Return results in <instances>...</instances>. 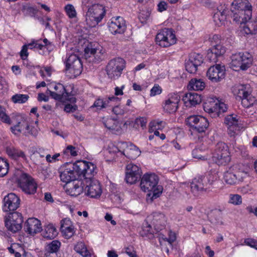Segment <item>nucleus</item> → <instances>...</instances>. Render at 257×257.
Listing matches in <instances>:
<instances>
[{"instance_id": "nucleus-48", "label": "nucleus", "mask_w": 257, "mask_h": 257, "mask_svg": "<svg viewBox=\"0 0 257 257\" xmlns=\"http://www.w3.org/2000/svg\"><path fill=\"white\" fill-rule=\"evenodd\" d=\"M29 98V96L27 94H16L12 97V100L15 103H24Z\"/></svg>"}, {"instance_id": "nucleus-50", "label": "nucleus", "mask_w": 257, "mask_h": 257, "mask_svg": "<svg viewBox=\"0 0 257 257\" xmlns=\"http://www.w3.org/2000/svg\"><path fill=\"white\" fill-rule=\"evenodd\" d=\"M65 11L70 19H73L76 17L77 12L74 7L71 4H68L64 8Z\"/></svg>"}, {"instance_id": "nucleus-17", "label": "nucleus", "mask_w": 257, "mask_h": 257, "mask_svg": "<svg viewBox=\"0 0 257 257\" xmlns=\"http://www.w3.org/2000/svg\"><path fill=\"white\" fill-rule=\"evenodd\" d=\"M86 186L84 188L85 194L94 198H99L102 194L101 186L96 179L89 180L85 182Z\"/></svg>"}, {"instance_id": "nucleus-7", "label": "nucleus", "mask_w": 257, "mask_h": 257, "mask_svg": "<svg viewBox=\"0 0 257 257\" xmlns=\"http://www.w3.org/2000/svg\"><path fill=\"white\" fill-rule=\"evenodd\" d=\"M203 107L206 112L212 115V117L219 116L220 113L226 112L227 109L226 104L215 97L208 98Z\"/></svg>"}, {"instance_id": "nucleus-39", "label": "nucleus", "mask_w": 257, "mask_h": 257, "mask_svg": "<svg viewBox=\"0 0 257 257\" xmlns=\"http://www.w3.org/2000/svg\"><path fill=\"white\" fill-rule=\"evenodd\" d=\"M208 126V120L205 117L201 116L193 130L199 133H204L206 131Z\"/></svg>"}, {"instance_id": "nucleus-43", "label": "nucleus", "mask_w": 257, "mask_h": 257, "mask_svg": "<svg viewBox=\"0 0 257 257\" xmlns=\"http://www.w3.org/2000/svg\"><path fill=\"white\" fill-rule=\"evenodd\" d=\"M209 220L212 224L216 225H222L223 224L221 214L219 211L211 213L209 216Z\"/></svg>"}, {"instance_id": "nucleus-8", "label": "nucleus", "mask_w": 257, "mask_h": 257, "mask_svg": "<svg viewBox=\"0 0 257 257\" xmlns=\"http://www.w3.org/2000/svg\"><path fill=\"white\" fill-rule=\"evenodd\" d=\"M82 71L80 60L75 54L70 55L66 62L65 72L69 78H74L79 75Z\"/></svg>"}, {"instance_id": "nucleus-59", "label": "nucleus", "mask_w": 257, "mask_h": 257, "mask_svg": "<svg viewBox=\"0 0 257 257\" xmlns=\"http://www.w3.org/2000/svg\"><path fill=\"white\" fill-rule=\"evenodd\" d=\"M192 155L193 158L201 160L207 159L205 156H203L202 152L199 148H196L192 151Z\"/></svg>"}, {"instance_id": "nucleus-13", "label": "nucleus", "mask_w": 257, "mask_h": 257, "mask_svg": "<svg viewBox=\"0 0 257 257\" xmlns=\"http://www.w3.org/2000/svg\"><path fill=\"white\" fill-rule=\"evenodd\" d=\"M11 131L16 135L22 134L25 136L31 135L36 136L38 132L36 128L30 125V122L26 119H22L14 126H12Z\"/></svg>"}, {"instance_id": "nucleus-57", "label": "nucleus", "mask_w": 257, "mask_h": 257, "mask_svg": "<svg viewBox=\"0 0 257 257\" xmlns=\"http://www.w3.org/2000/svg\"><path fill=\"white\" fill-rule=\"evenodd\" d=\"M0 119L3 122L10 124L11 119L9 116L6 114V109L0 105Z\"/></svg>"}, {"instance_id": "nucleus-5", "label": "nucleus", "mask_w": 257, "mask_h": 257, "mask_svg": "<svg viewBox=\"0 0 257 257\" xmlns=\"http://www.w3.org/2000/svg\"><path fill=\"white\" fill-rule=\"evenodd\" d=\"M230 67L235 71L245 70L252 64L253 59L248 52H238L232 55Z\"/></svg>"}, {"instance_id": "nucleus-1", "label": "nucleus", "mask_w": 257, "mask_h": 257, "mask_svg": "<svg viewBox=\"0 0 257 257\" xmlns=\"http://www.w3.org/2000/svg\"><path fill=\"white\" fill-rule=\"evenodd\" d=\"M158 177L154 173H146L141 178L140 186L144 192H149L152 199H156L162 193L163 187L158 185Z\"/></svg>"}, {"instance_id": "nucleus-53", "label": "nucleus", "mask_w": 257, "mask_h": 257, "mask_svg": "<svg viewBox=\"0 0 257 257\" xmlns=\"http://www.w3.org/2000/svg\"><path fill=\"white\" fill-rule=\"evenodd\" d=\"M9 164L6 160L0 159V177L5 176L8 172Z\"/></svg>"}, {"instance_id": "nucleus-3", "label": "nucleus", "mask_w": 257, "mask_h": 257, "mask_svg": "<svg viewBox=\"0 0 257 257\" xmlns=\"http://www.w3.org/2000/svg\"><path fill=\"white\" fill-rule=\"evenodd\" d=\"M248 176L247 167L240 165H234L224 173L223 179L228 184L232 185L242 182Z\"/></svg>"}, {"instance_id": "nucleus-26", "label": "nucleus", "mask_w": 257, "mask_h": 257, "mask_svg": "<svg viewBox=\"0 0 257 257\" xmlns=\"http://www.w3.org/2000/svg\"><path fill=\"white\" fill-rule=\"evenodd\" d=\"M149 219L151 220L152 223L157 231L161 230L165 226L166 222L165 215L160 212H154L149 216Z\"/></svg>"}, {"instance_id": "nucleus-9", "label": "nucleus", "mask_w": 257, "mask_h": 257, "mask_svg": "<svg viewBox=\"0 0 257 257\" xmlns=\"http://www.w3.org/2000/svg\"><path fill=\"white\" fill-rule=\"evenodd\" d=\"M17 182L18 187L25 193L32 195L36 192L37 184L34 179L29 174L22 173L17 178Z\"/></svg>"}, {"instance_id": "nucleus-28", "label": "nucleus", "mask_w": 257, "mask_h": 257, "mask_svg": "<svg viewBox=\"0 0 257 257\" xmlns=\"http://www.w3.org/2000/svg\"><path fill=\"white\" fill-rule=\"evenodd\" d=\"M63 168H61L62 171L60 172V178L61 181L66 183L68 185L77 178L74 175V173L71 169H69V165L68 163H66Z\"/></svg>"}, {"instance_id": "nucleus-35", "label": "nucleus", "mask_w": 257, "mask_h": 257, "mask_svg": "<svg viewBox=\"0 0 257 257\" xmlns=\"http://www.w3.org/2000/svg\"><path fill=\"white\" fill-rule=\"evenodd\" d=\"M205 87L204 81L201 79L193 78L191 79L188 84L189 90L195 91L202 90Z\"/></svg>"}, {"instance_id": "nucleus-32", "label": "nucleus", "mask_w": 257, "mask_h": 257, "mask_svg": "<svg viewBox=\"0 0 257 257\" xmlns=\"http://www.w3.org/2000/svg\"><path fill=\"white\" fill-rule=\"evenodd\" d=\"M97 173L96 166L93 163L86 161L85 171L84 172L83 178L85 182L89 180L95 179L94 176Z\"/></svg>"}, {"instance_id": "nucleus-19", "label": "nucleus", "mask_w": 257, "mask_h": 257, "mask_svg": "<svg viewBox=\"0 0 257 257\" xmlns=\"http://www.w3.org/2000/svg\"><path fill=\"white\" fill-rule=\"evenodd\" d=\"M225 69L223 65L216 64L210 67L207 72V76L213 82H218L225 77Z\"/></svg>"}, {"instance_id": "nucleus-51", "label": "nucleus", "mask_w": 257, "mask_h": 257, "mask_svg": "<svg viewBox=\"0 0 257 257\" xmlns=\"http://www.w3.org/2000/svg\"><path fill=\"white\" fill-rule=\"evenodd\" d=\"M228 203L234 205H239L242 203V198L238 194H230L229 195Z\"/></svg>"}, {"instance_id": "nucleus-21", "label": "nucleus", "mask_w": 257, "mask_h": 257, "mask_svg": "<svg viewBox=\"0 0 257 257\" xmlns=\"http://www.w3.org/2000/svg\"><path fill=\"white\" fill-rule=\"evenodd\" d=\"M224 123L227 127L228 134L230 137H234L238 134L240 126L237 115L231 114L225 117Z\"/></svg>"}, {"instance_id": "nucleus-23", "label": "nucleus", "mask_w": 257, "mask_h": 257, "mask_svg": "<svg viewBox=\"0 0 257 257\" xmlns=\"http://www.w3.org/2000/svg\"><path fill=\"white\" fill-rule=\"evenodd\" d=\"M3 202L5 211H14L19 207L20 199L15 193H11L4 197Z\"/></svg>"}, {"instance_id": "nucleus-24", "label": "nucleus", "mask_w": 257, "mask_h": 257, "mask_svg": "<svg viewBox=\"0 0 257 257\" xmlns=\"http://www.w3.org/2000/svg\"><path fill=\"white\" fill-rule=\"evenodd\" d=\"M24 229L29 234L34 235L42 230L41 222L36 218H30L25 224Z\"/></svg>"}, {"instance_id": "nucleus-10", "label": "nucleus", "mask_w": 257, "mask_h": 257, "mask_svg": "<svg viewBox=\"0 0 257 257\" xmlns=\"http://www.w3.org/2000/svg\"><path fill=\"white\" fill-rule=\"evenodd\" d=\"M125 67V62L122 58H114L109 61L106 67L107 75L111 79H117L120 76Z\"/></svg>"}, {"instance_id": "nucleus-6", "label": "nucleus", "mask_w": 257, "mask_h": 257, "mask_svg": "<svg viewBox=\"0 0 257 257\" xmlns=\"http://www.w3.org/2000/svg\"><path fill=\"white\" fill-rule=\"evenodd\" d=\"M214 181V177L211 174L194 179L190 184L191 192L195 196H199L207 191L209 186L213 184Z\"/></svg>"}, {"instance_id": "nucleus-36", "label": "nucleus", "mask_w": 257, "mask_h": 257, "mask_svg": "<svg viewBox=\"0 0 257 257\" xmlns=\"http://www.w3.org/2000/svg\"><path fill=\"white\" fill-rule=\"evenodd\" d=\"M6 152L9 156L13 159L17 160L19 158H22L24 160L27 159L24 152L13 147H7Z\"/></svg>"}, {"instance_id": "nucleus-4", "label": "nucleus", "mask_w": 257, "mask_h": 257, "mask_svg": "<svg viewBox=\"0 0 257 257\" xmlns=\"http://www.w3.org/2000/svg\"><path fill=\"white\" fill-rule=\"evenodd\" d=\"M233 94L241 100L242 106L248 108L255 102V98L251 94V89L249 84H238L235 85L232 89Z\"/></svg>"}, {"instance_id": "nucleus-31", "label": "nucleus", "mask_w": 257, "mask_h": 257, "mask_svg": "<svg viewBox=\"0 0 257 257\" xmlns=\"http://www.w3.org/2000/svg\"><path fill=\"white\" fill-rule=\"evenodd\" d=\"M252 10V7L247 0H234L232 3V13Z\"/></svg>"}, {"instance_id": "nucleus-64", "label": "nucleus", "mask_w": 257, "mask_h": 257, "mask_svg": "<svg viewBox=\"0 0 257 257\" xmlns=\"http://www.w3.org/2000/svg\"><path fill=\"white\" fill-rule=\"evenodd\" d=\"M64 153L65 154L70 153V154L72 156H76L77 155L76 148L71 145L67 146L66 150L64 151Z\"/></svg>"}, {"instance_id": "nucleus-38", "label": "nucleus", "mask_w": 257, "mask_h": 257, "mask_svg": "<svg viewBox=\"0 0 257 257\" xmlns=\"http://www.w3.org/2000/svg\"><path fill=\"white\" fill-rule=\"evenodd\" d=\"M42 236L47 239H53L57 234V230L53 224H48L44 227V229H42Z\"/></svg>"}, {"instance_id": "nucleus-14", "label": "nucleus", "mask_w": 257, "mask_h": 257, "mask_svg": "<svg viewBox=\"0 0 257 257\" xmlns=\"http://www.w3.org/2000/svg\"><path fill=\"white\" fill-rule=\"evenodd\" d=\"M54 89L55 91H52L48 89L46 93L49 94L55 100H66L72 103L76 102V98L66 91L65 87L62 84L58 83L55 84Z\"/></svg>"}, {"instance_id": "nucleus-42", "label": "nucleus", "mask_w": 257, "mask_h": 257, "mask_svg": "<svg viewBox=\"0 0 257 257\" xmlns=\"http://www.w3.org/2000/svg\"><path fill=\"white\" fill-rule=\"evenodd\" d=\"M217 153H224V155H226L225 153H229L228 146L222 142H220L217 143L215 146L213 154Z\"/></svg>"}, {"instance_id": "nucleus-61", "label": "nucleus", "mask_w": 257, "mask_h": 257, "mask_svg": "<svg viewBox=\"0 0 257 257\" xmlns=\"http://www.w3.org/2000/svg\"><path fill=\"white\" fill-rule=\"evenodd\" d=\"M61 227L60 230H64L65 229V228H67L68 227H69L70 226H71L73 225L72 222L69 219L65 218L63 219L61 221Z\"/></svg>"}, {"instance_id": "nucleus-45", "label": "nucleus", "mask_w": 257, "mask_h": 257, "mask_svg": "<svg viewBox=\"0 0 257 257\" xmlns=\"http://www.w3.org/2000/svg\"><path fill=\"white\" fill-rule=\"evenodd\" d=\"M202 116L198 115H190L185 119V122L187 125L189 126L192 130L197 124V123L200 120Z\"/></svg>"}, {"instance_id": "nucleus-29", "label": "nucleus", "mask_w": 257, "mask_h": 257, "mask_svg": "<svg viewBox=\"0 0 257 257\" xmlns=\"http://www.w3.org/2000/svg\"><path fill=\"white\" fill-rule=\"evenodd\" d=\"M183 100L187 107H191L199 104L201 102V95L195 92H189L185 94Z\"/></svg>"}, {"instance_id": "nucleus-20", "label": "nucleus", "mask_w": 257, "mask_h": 257, "mask_svg": "<svg viewBox=\"0 0 257 257\" xmlns=\"http://www.w3.org/2000/svg\"><path fill=\"white\" fill-rule=\"evenodd\" d=\"M180 100V97L177 93L169 94L162 104L164 111L169 113L176 112L178 108Z\"/></svg>"}, {"instance_id": "nucleus-60", "label": "nucleus", "mask_w": 257, "mask_h": 257, "mask_svg": "<svg viewBox=\"0 0 257 257\" xmlns=\"http://www.w3.org/2000/svg\"><path fill=\"white\" fill-rule=\"evenodd\" d=\"M147 123V120L144 117L137 118L135 120V123L138 126L140 125L143 128L146 127Z\"/></svg>"}, {"instance_id": "nucleus-37", "label": "nucleus", "mask_w": 257, "mask_h": 257, "mask_svg": "<svg viewBox=\"0 0 257 257\" xmlns=\"http://www.w3.org/2000/svg\"><path fill=\"white\" fill-rule=\"evenodd\" d=\"M226 155H224V153L213 154V160L218 165H225L230 161V153H225Z\"/></svg>"}, {"instance_id": "nucleus-41", "label": "nucleus", "mask_w": 257, "mask_h": 257, "mask_svg": "<svg viewBox=\"0 0 257 257\" xmlns=\"http://www.w3.org/2000/svg\"><path fill=\"white\" fill-rule=\"evenodd\" d=\"M61 242L58 240H54L48 243L45 247V252L58 253L61 246Z\"/></svg>"}, {"instance_id": "nucleus-46", "label": "nucleus", "mask_w": 257, "mask_h": 257, "mask_svg": "<svg viewBox=\"0 0 257 257\" xmlns=\"http://www.w3.org/2000/svg\"><path fill=\"white\" fill-rule=\"evenodd\" d=\"M22 11L25 15L31 17L35 16L38 12V10L36 8L28 4L24 5L22 7Z\"/></svg>"}, {"instance_id": "nucleus-30", "label": "nucleus", "mask_w": 257, "mask_h": 257, "mask_svg": "<svg viewBox=\"0 0 257 257\" xmlns=\"http://www.w3.org/2000/svg\"><path fill=\"white\" fill-rule=\"evenodd\" d=\"M85 161H78L74 163H68L69 165V169H71L74 173V175L76 178H83L84 172L85 167Z\"/></svg>"}, {"instance_id": "nucleus-40", "label": "nucleus", "mask_w": 257, "mask_h": 257, "mask_svg": "<svg viewBox=\"0 0 257 257\" xmlns=\"http://www.w3.org/2000/svg\"><path fill=\"white\" fill-rule=\"evenodd\" d=\"M245 26L243 27V31L246 34H255L257 33V21H248Z\"/></svg>"}, {"instance_id": "nucleus-47", "label": "nucleus", "mask_w": 257, "mask_h": 257, "mask_svg": "<svg viewBox=\"0 0 257 257\" xmlns=\"http://www.w3.org/2000/svg\"><path fill=\"white\" fill-rule=\"evenodd\" d=\"M119 101V98L114 96L104 98V102L105 104L104 108H113Z\"/></svg>"}, {"instance_id": "nucleus-25", "label": "nucleus", "mask_w": 257, "mask_h": 257, "mask_svg": "<svg viewBox=\"0 0 257 257\" xmlns=\"http://www.w3.org/2000/svg\"><path fill=\"white\" fill-rule=\"evenodd\" d=\"M84 183L77 179L70 183L66 186V192L72 196H77L80 195L84 190L83 186Z\"/></svg>"}, {"instance_id": "nucleus-2", "label": "nucleus", "mask_w": 257, "mask_h": 257, "mask_svg": "<svg viewBox=\"0 0 257 257\" xmlns=\"http://www.w3.org/2000/svg\"><path fill=\"white\" fill-rule=\"evenodd\" d=\"M84 4L87 9L85 21L90 27H94L103 18L105 14L104 7L98 4L88 5V0H84Z\"/></svg>"}, {"instance_id": "nucleus-63", "label": "nucleus", "mask_w": 257, "mask_h": 257, "mask_svg": "<svg viewBox=\"0 0 257 257\" xmlns=\"http://www.w3.org/2000/svg\"><path fill=\"white\" fill-rule=\"evenodd\" d=\"M162 92L161 88L158 85H155L150 91V96H154L160 94Z\"/></svg>"}, {"instance_id": "nucleus-11", "label": "nucleus", "mask_w": 257, "mask_h": 257, "mask_svg": "<svg viewBox=\"0 0 257 257\" xmlns=\"http://www.w3.org/2000/svg\"><path fill=\"white\" fill-rule=\"evenodd\" d=\"M105 50L97 44H90L84 49V56L86 60L95 63L99 62L104 58Z\"/></svg>"}, {"instance_id": "nucleus-55", "label": "nucleus", "mask_w": 257, "mask_h": 257, "mask_svg": "<svg viewBox=\"0 0 257 257\" xmlns=\"http://www.w3.org/2000/svg\"><path fill=\"white\" fill-rule=\"evenodd\" d=\"M63 236H64L65 238L69 239L71 238L74 234L75 230L73 225L70 226L65 229L61 230Z\"/></svg>"}, {"instance_id": "nucleus-12", "label": "nucleus", "mask_w": 257, "mask_h": 257, "mask_svg": "<svg viewBox=\"0 0 257 257\" xmlns=\"http://www.w3.org/2000/svg\"><path fill=\"white\" fill-rule=\"evenodd\" d=\"M177 39L172 29L165 28L156 35L157 44L162 47H168L176 43Z\"/></svg>"}, {"instance_id": "nucleus-56", "label": "nucleus", "mask_w": 257, "mask_h": 257, "mask_svg": "<svg viewBox=\"0 0 257 257\" xmlns=\"http://www.w3.org/2000/svg\"><path fill=\"white\" fill-rule=\"evenodd\" d=\"M105 105L104 99L99 98L94 101L93 104L91 106L90 108H95L97 110H101L104 108Z\"/></svg>"}, {"instance_id": "nucleus-33", "label": "nucleus", "mask_w": 257, "mask_h": 257, "mask_svg": "<svg viewBox=\"0 0 257 257\" xmlns=\"http://www.w3.org/2000/svg\"><path fill=\"white\" fill-rule=\"evenodd\" d=\"M103 123L105 127L114 133H120L121 131L120 125L117 120L108 118L104 120Z\"/></svg>"}, {"instance_id": "nucleus-16", "label": "nucleus", "mask_w": 257, "mask_h": 257, "mask_svg": "<svg viewBox=\"0 0 257 257\" xmlns=\"http://www.w3.org/2000/svg\"><path fill=\"white\" fill-rule=\"evenodd\" d=\"M142 171L141 168L133 163H130L125 167V180L127 183L133 184L141 178Z\"/></svg>"}, {"instance_id": "nucleus-27", "label": "nucleus", "mask_w": 257, "mask_h": 257, "mask_svg": "<svg viewBox=\"0 0 257 257\" xmlns=\"http://www.w3.org/2000/svg\"><path fill=\"white\" fill-rule=\"evenodd\" d=\"M233 21L237 24L246 23L249 21L252 16V10H246L243 11H238L232 13Z\"/></svg>"}, {"instance_id": "nucleus-49", "label": "nucleus", "mask_w": 257, "mask_h": 257, "mask_svg": "<svg viewBox=\"0 0 257 257\" xmlns=\"http://www.w3.org/2000/svg\"><path fill=\"white\" fill-rule=\"evenodd\" d=\"M189 59L191 60L193 63L196 64V65L200 66L203 63V59L202 55L193 53L190 55Z\"/></svg>"}, {"instance_id": "nucleus-18", "label": "nucleus", "mask_w": 257, "mask_h": 257, "mask_svg": "<svg viewBox=\"0 0 257 257\" xmlns=\"http://www.w3.org/2000/svg\"><path fill=\"white\" fill-rule=\"evenodd\" d=\"M118 148L119 152L130 159H135L141 154L139 149L132 144L128 145L125 142H121L118 144Z\"/></svg>"}, {"instance_id": "nucleus-22", "label": "nucleus", "mask_w": 257, "mask_h": 257, "mask_svg": "<svg viewBox=\"0 0 257 257\" xmlns=\"http://www.w3.org/2000/svg\"><path fill=\"white\" fill-rule=\"evenodd\" d=\"M109 31L112 34H122L126 29L125 22L121 17H113L108 23Z\"/></svg>"}, {"instance_id": "nucleus-15", "label": "nucleus", "mask_w": 257, "mask_h": 257, "mask_svg": "<svg viewBox=\"0 0 257 257\" xmlns=\"http://www.w3.org/2000/svg\"><path fill=\"white\" fill-rule=\"evenodd\" d=\"M23 222L22 214L18 212H14L6 219L5 226L9 231L16 233L21 229Z\"/></svg>"}, {"instance_id": "nucleus-54", "label": "nucleus", "mask_w": 257, "mask_h": 257, "mask_svg": "<svg viewBox=\"0 0 257 257\" xmlns=\"http://www.w3.org/2000/svg\"><path fill=\"white\" fill-rule=\"evenodd\" d=\"M186 70L190 73H195L197 70V68L199 66L196 65V64L193 63L189 59L185 62Z\"/></svg>"}, {"instance_id": "nucleus-52", "label": "nucleus", "mask_w": 257, "mask_h": 257, "mask_svg": "<svg viewBox=\"0 0 257 257\" xmlns=\"http://www.w3.org/2000/svg\"><path fill=\"white\" fill-rule=\"evenodd\" d=\"M211 50L219 57L224 55L226 52V48L220 44L215 45Z\"/></svg>"}, {"instance_id": "nucleus-44", "label": "nucleus", "mask_w": 257, "mask_h": 257, "mask_svg": "<svg viewBox=\"0 0 257 257\" xmlns=\"http://www.w3.org/2000/svg\"><path fill=\"white\" fill-rule=\"evenodd\" d=\"M225 19V10L224 9L223 10L218 9L213 16L214 22L218 25L221 24Z\"/></svg>"}, {"instance_id": "nucleus-34", "label": "nucleus", "mask_w": 257, "mask_h": 257, "mask_svg": "<svg viewBox=\"0 0 257 257\" xmlns=\"http://www.w3.org/2000/svg\"><path fill=\"white\" fill-rule=\"evenodd\" d=\"M74 250L82 257H91L92 253L83 242H78L74 246Z\"/></svg>"}, {"instance_id": "nucleus-58", "label": "nucleus", "mask_w": 257, "mask_h": 257, "mask_svg": "<svg viewBox=\"0 0 257 257\" xmlns=\"http://www.w3.org/2000/svg\"><path fill=\"white\" fill-rule=\"evenodd\" d=\"M207 60L210 62L216 63L218 61V59L219 57L214 53V52L210 49L208 51L207 56Z\"/></svg>"}, {"instance_id": "nucleus-62", "label": "nucleus", "mask_w": 257, "mask_h": 257, "mask_svg": "<svg viewBox=\"0 0 257 257\" xmlns=\"http://www.w3.org/2000/svg\"><path fill=\"white\" fill-rule=\"evenodd\" d=\"M150 13L148 11H142L139 15V18L142 23L146 22V21L150 17Z\"/></svg>"}]
</instances>
